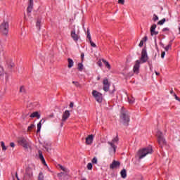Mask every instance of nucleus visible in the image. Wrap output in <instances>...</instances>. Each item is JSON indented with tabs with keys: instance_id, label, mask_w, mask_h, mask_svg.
<instances>
[{
	"instance_id": "1",
	"label": "nucleus",
	"mask_w": 180,
	"mask_h": 180,
	"mask_svg": "<svg viewBox=\"0 0 180 180\" xmlns=\"http://www.w3.org/2000/svg\"><path fill=\"white\" fill-rule=\"evenodd\" d=\"M0 33L4 37H8V34H9V21L8 20H4L0 25Z\"/></svg>"
},
{
	"instance_id": "2",
	"label": "nucleus",
	"mask_w": 180,
	"mask_h": 180,
	"mask_svg": "<svg viewBox=\"0 0 180 180\" xmlns=\"http://www.w3.org/2000/svg\"><path fill=\"white\" fill-rule=\"evenodd\" d=\"M152 153H153V148L148 147V148H144L140 149L137 152L136 155H137L139 160H141V159L144 158V157H146V155H147V154H152Z\"/></svg>"
},
{
	"instance_id": "3",
	"label": "nucleus",
	"mask_w": 180,
	"mask_h": 180,
	"mask_svg": "<svg viewBox=\"0 0 180 180\" xmlns=\"http://www.w3.org/2000/svg\"><path fill=\"white\" fill-rule=\"evenodd\" d=\"M121 123H123L124 126H129V122H130V116L127 111L123 110L122 108L121 115L120 116Z\"/></svg>"
},
{
	"instance_id": "4",
	"label": "nucleus",
	"mask_w": 180,
	"mask_h": 180,
	"mask_svg": "<svg viewBox=\"0 0 180 180\" xmlns=\"http://www.w3.org/2000/svg\"><path fill=\"white\" fill-rule=\"evenodd\" d=\"M156 136L158 137V142L159 146L162 148V146H167V141L164 138V134L161 132V131L158 130L157 131Z\"/></svg>"
},
{
	"instance_id": "5",
	"label": "nucleus",
	"mask_w": 180,
	"mask_h": 180,
	"mask_svg": "<svg viewBox=\"0 0 180 180\" xmlns=\"http://www.w3.org/2000/svg\"><path fill=\"white\" fill-rule=\"evenodd\" d=\"M18 144H20V146H22L25 150H32V144L29 142L27 141L26 139L21 137L18 139Z\"/></svg>"
},
{
	"instance_id": "6",
	"label": "nucleus",
	"mask_w": 180,
	"mask_h": 180,
	"mask_svg": "<svg viewBox=\"0 0 180 180\" xmlns=\"http://www.w3.org/2000/svg\"><path fill=\"white\" fill-rule=\"evenodd\" d=\"M92 95L94 98H95L96 102L98 103H102V101L103 100V98L102 97V94L99 93V91L96 90H94L92 91Z\"/></svg>"
},
{
	"instance_id": "7",
	"label": "nucleus",
	"mask_w": 180,
	"mask_h": 180,
	"mask_svg": "<svg viewBox=\"0 0 180 180\" xmlns=\"http://www.w3.org/2000/svg\"><path fill=\"white\" fill-rule=\"evenodd\" d=\"M139 61H141V63H147V61H148V55H147V49H142L141 56L140 58Z\"/></svg>"
},
{
	"instance_id": "8",
	"label": "nucleus",
	"mask_w": 180,
	"mask_h": 180,
	"mask_svg": "<svg viewBox=\"0 0 180 180\" xmlns=\"http://www.w3.org/2000/svg\"><path fill=\"white\" fill-rule=\"evenodd\" d=\"M18 94L22 95V96H25V95H27V88L25 85H20L18 89Z\"/></svg>"
},
{
	"instance_id": "9",
	"label": "nucleus",
	"mask_w": 180,
	"mask_h": 180,
	"mask_svg": "<svg viewBox=\"0 0 180 180\" xmlns=\"http://www.w3.org/2000/svg\"><path fill=\"white\" fill-rule=\"evenodd\" d=\"M6 67L7 70H8L10 72H12V68H14L15 67V63H13V60H12V59H7Z\"/></svg>"
},
{
	"instance_id": "10",
	"label": "nucleus",
	"mask_w": 180,
	"mask_h": 180,
	"mask_svg": "<svg viewBox=\"0 0 180 180\" xmlns=\"http://www.w3.org/2000/svg\"><path fill=\"white\" fill-rule=\"evenodd\" d=\"M140 64H141V61H140V60H137L135 62V65H134V69H133V71L135 74H139V72L140 71Z\"/></svg>"
},
{
	"instance_id": "11",
	"label": "nucleus",
	"mask_w": 180,
	"mask_h": 180,
	"mask_svg": "<svg viewBox=\"0 0 180 180\" xmlns=\"http://www.w3.org/2000/svg\"><path fill=\"white\" fill-rule=\"evenodd\" d=\"M103 91H105V92H108L109 91V86H110V84L109 83V80L108 79V78L103 79Z\"/></svg>"
},
{
	"instance_id": "12",
	"label": "nucleus",
	"mask_w": 180,
	"mask_h": 180,
	"mask_svg": "<svg viewBox=\"0 0 180 180\" xmlns=\"http://www.w3.org/2000/svg\"><path fill=\"white\" fill-rule=\"evenodd\" d=\"M70 115H71V114L70 113V110H66L63 112V115H62L61 122H65V121H67V120H68V117H70Z\"/></svg>"
},
{
	"instance_id": "13",
	"label": "nucleus",
	"mask_w": 180,
	"mask_h": 180,
	"mask_svg": "<svg viewBox=\"0 0 180 180\" xmlns=\"http://www.w3.org/2000/svg\"><path fill=\"white\" fill-rule=\"evenodd\" d=\"M86 33H87V39L91 47H96V44L92 41V38L91 37V32H89V28H87Z\"/></svg>"
},
{
	"instance_id": "14",
	"label": "nucleus",
	"mask_w": 180,
	"mask_h": 180,
	"mask_svg": "<svg viewBox=\"0 0 180 180\" xmlns=\"http://www.w3.org/2000/svg\"><path fill=\"white\" fill-rule=\"evenodd\" d=\"M120 167V162L113 160L112 164L110 165V169H115V168H119Z\"/></svg>"
},
{
	"instance_id": "15",
	"label": "nucleus",
	"mask_w": 180,
	"mask_h": 180,
	"mask_svg": "<svg viewBox=\"0 0 180 180\" xmlns=\"http://www.w3.org/2000/svg\"><path fill=\"white\" fill-rule=\"evenodd\" d=\"M92 143H94V135L91 134L86 138V144L87 146H91Z\"/></svg>"
},
{
	"instance_id": "16",
	"label": "nucleus",
	"mask_w": 180,
	"mask_h": 180,
	"mask_svg": "<svg viewBox=\"0 0 180 180\" xmlns=\"http://www.w3.org/2000/svg\"><path fill=\"white\" fill-rule=\"evenodd\" d=\"M155 29H157V25L153 24L150 27V34L151 36H157L158 34V31H155Z\"/></svg>"
},
{
	"instance_id": "17",
	"label": "nucleus",
	"mask_w": 180,
	"mask_h": 180,
	"mask_svg": "<svg viewBox=\"0 0 180 180\" xmlns=\"http://www.w3.org/2000/svg\"><path fill=\"white\" fill-rule=\"evenodd\" d=\"M71 37L73 39L74 41H78V40H79V35L75 33V30L71 31Z\"/></svg>"
},
{
	"instance_id": "18",
	"label": "nucleus",
	"mask_w": 180,
	"mask_h": 180,
	"mask_svg": "<svg viewBox=\"0 0 180 180\" xmlns=\"http://www.w3.org/2000/svg\"><path fill=\"white\" fill-rule=\"evenodd\" d=\"M33 9V0H30L29 6L27 8V13H31Z\"/></svg>"
},
{
	"instance_id": "19",
	"label": "nucleus",
	"mask_w": 180,
	"mask_h": 180,
	"mask_svg": "<svg viewBox=\"0 0 180 180\" xmlns=\"http://www.w3.org/2000/svg\"><path fill=\"white\" fill-rule=\"evenodd\" d=\"M25 172L27 174V175H28V176H33V172H32V167H28L26 168L25 169Z\"/></svg>"
},
{
	"instance_id": "20",
	"label": "nucleus",
	"mask_w": 180,
	"mask_h": 180,
	"mask_svg": "<svg viewBox=\"0 0 180 180\" xmlns=\"http://www.w3.org/2000/svg\"><path fill=\"white\" fill-rule=\"evenodd\" d=\"M120 175L121 177L123 178V179H125V178L127 177V171L126 170V169H123L122 170H121Z\"/></svg>"
},
{
	"instance_id": "21",
	"label": "nucleus",
	"mask_w": 180,
	"mask_h": 180,
	"mask_svg": "<svg viewBox=\"0 0 180 180\" xmlns=\"http://www.w3.org/2000/svg\"><path fill=\"white\" fill-rule=\"evenodd\" d=\"M44 123V119L40 120V122L37 124V133H40V130H41V124Z\"/></svg>"
},
{
	"instance_id": "22",
	"label": "nucleus",
	"mask_w": 180,
	"mask_h": 180,
	"mask_svg": "<svg viewBox=\"0 0 180 180\" xmlns=\"http://www.w3.org/2000/svg\"><path fill=\"white\" fill-rule=\"evenodd\" d=\"M30 117H37V119H40V113H39L37 111H35L30 115Z\"/></svg>"
},
{
	"instance_id": "23",
	"label": "nucleus",
	"mask_w": 180,
	"mask_h": 180,
	"mask_svg": "<svg viewBox=\"0 0 180 180\" xmlns=\"http://www.w3.org/2000/svg\"><path fill=\"white\" fill-rule=\"evenodd\" d=\"M68 68H72V67H74V60H72V59L70 58H68Z\"/></svg>"
},
{
	"instance_id": "24",
	"label": "nucleus",
	"mask_w": 180,
	"mask_h": 180,
	"mask_svg": "<svg viewBox=\"0 0 180 180\" xmlns=\"http://www.w3.org/2000/svg\"><path fill=\"white\" fill-rule=\"evenodd\" d=\"M73 85H75L76 86V88H79V89H82V84H81L80 83H79V82L77 81H73L72 82Z\"/></svg>"
},
{
	"instance_id": "25",
	"label": "nucleus",
	"mask_w": 180,
	"mask_h": 180,
	"mask_svg": "<svg viewBox=\"0 0 180 180\" xmlns=\"http://www.w3.org/2000/svg\"><path fill=\"white\" fill-rule=\"evenodd\" d=\"M101 61H103V63L105 64V67L108 69L110 70L111 67H110V64L109 63V62H108L105 59H101Z\"/></svg>"
},
{
	"instance_id": "26",
	"label": "nucleus",
	"mask_w": 180,
	"mask_h": 180,
	"mask_svg": "<svg viewBox=\"0 0 180 180\" xmlns=\"http://www.w3.org/2000/svg\"><path fill=\"white\" fill-rule=\"evenodd\" d=\"M59 165V168L63 171V172H65V174H68L70 172V170H68V169L64 167L63 165Z\"/></svg>"
},
{
	"instance_id": "27",
	"label": "nucleus",
	"mask_w": 180,
	"mask_h": 180,
	"mask_svg": "<svg viewBox=\"0 0 180 180\" xmlns=\"http://www.w3.org/2000/svg\"><path fill=\"white\" fill-rule=\"evenodd\" d=\"M113 143H114V142L108 141V144H109V145L112 147V148H113L114 153H116V148H117V147H116V146H115V144H114Z\"/></svg>"
},
{
	"instance_id": "28",
	"label": "nucleus",
	"mask_w": 180,
	"mask_h": 180,
	"mask_svg": "<svg viewBox=\"0 0 180 180\" xmlns=\"http://www.w3.org/2000/svg\"><path fill=\"white\" fill-rule=\"evenodd\" d=\"M41 23V20H40L38 19V20H37V23H36V26H37V27L38 28V30H40V29H41V27H40Z\"/></svg>"
},
{
	"instance_id": "29",
	"label": "nucleus",
	"mask_w": 180,
	"mask_h": 180,
	"mask_svg": "<svg viewBox=\"0 0 180 180\" xmlns=\"http://www.w3.org/2000/svg\"><path fill=\"white\" fill-rule=\"evenodd\" d=\"M77 69L79 71H82V70H84V65H82V63H78Z\"/></svg>"
},
{
	"instance_id": "30",
	"label": "nucleus",
	"mask_w": 180,
	"mask_h": 180,
	"mask_svg": "<svg viewBox=\"0 0 180 180\" xmlns=\"http://www.w3.org/2000/svg\"><path fill=\"white\" fill-rule=\"evenodd\" d=\"M38 153H39L41 161L44 160V157H43V152L41 150H39Z\"/></svg>"
},
{
	"instance_id": "31",
	"label": "nucleus",
	"mask_w": 180,
	"mask_h": 180,
	"mask_svg": "<svg viewBox=\"0 0 180 180\" xmlns=\"http://www.w3.org/2000/svg\"><path fill=\"white\" fill-rule=\"evenodd\" d=\"M1 148H2L3 151H6L8 148H6V146H5V143L4 141H1Z\"/></svg>"
},
{
	"instance_id": "32",
	"label": "nucleus",
	"mask_w": 180,
	"mask_h": 180,
	"mask_svg": "<svg viewBox=\"0 0 180 180\" xmlns=\"http://www.w3.org/2000/svg\"><path fill=\"white\" fill-rule=\"evenodd\" d=\"M167 20L165 18L162 19L161 20H160L159 22H158V25H160V26L164 25V23H165V21Z\"/></svg>"
},
{
	"instance_id": "33",
	"label": "nucleus",
	"mask_w": 180,
	"mask_h": 180,
	"mask_svg": "<svg viewBox=\"0 0 180 180\" xmlns=\"http://www.w3.org/2000/svg\"><path fill=\"white\" fill-rule=\"evenodd\" d=\"M38 180H44V176H43V172L39 173Z\"/></svg>"
},
{
	"instance_id": "34",
	"label": "nucleus",
	"mask_w": 180,
	"mask_h": 180,
	"mask_svg": "<svg viewBox=\"0 0 180 180\" xmlns=\"http://www.w3.org/2000/svg\"><path fill=\"white\" fill-rule=\"evenodd\" d=\"M34 127H35L34 124H32L30 126L28 127L27 131H30L31 130H33Z\"/></svg>"
},
{
	"instance_id": "35",
	"label": "nucleus",
	"mask_w": 180,
	"mask_h": 180,
	"mask_svg": "<svg viewBox=\"0 0 180 180\" xmlns=\"http://www.w3.org/2000/svg\"><path fill=\"white\" fill-rule=\"evenodd\" d=\"M4 68L0 65V77L4 76Z\"/></svg>"
},
{
	"instance_id": "36",
	"label": "nucleus",
	"mask_w": 180,
	"mask_h": 180,
	"mask_svg": "<svg viewBox=\"0 0 180 180\" xmlns=\"http://www.w3.org/2000/svg\"><path fill=\"white\" fill-rule=\"evenodd\" d=\"M92 164H98V159L94 157L91 160Z\"/></svg>"
},
{
	"instance_id": "37",
	"label": "nucleus",
	"mask_w": 180,
	"mask_h": 180,
	"mask_svg": "<svg viewBox=\"0 0 180 180\" xmlns=\"http://www.w3.org/2000/svg\"><path fill=\"white\" fill-rule=\"evenodd\" d=\"M172 46L171 44H168L166 47H165V51H168L169 49H172Z\"/></svg>"
},
{
	"instance_id": "38",
	"label": "nucleus",
	"mask_w": 180,
	"mask_h": 180,
	"mask_svg": "<svg viewBox=\"0 0 180 180\" xmlns=\"http://www.w3.org/2000/svg\"><path fill=\"white\" fill-rule=\"evenodd\" d=\"M153 20V22H157V20H158V16L157 15L154 14Z\"/></svg>"
},
{
	"instance_id": "39",
	"label": "nucleus",
	"mask_w": 180,
	"mask_h": 180,
	"mask_svg": "<svg viewBox=\"0 0 180 180\" xmlns=\"http://www.w3.org/2000/svg\"><path fill=\"white\" fill-rule=\"evenodd\" d=\"M112 141V143H117V141H119V136H117V135L116 137L114 138Z\"/></svg>"
},
{
	"instance_id": "40",
	"label": "nucleus",
	"mask_w": 180,
	"mask_h": 180,
	"mask_svg": "<svg viewBox=\"0 0 180 180\" xmlns=\"http://www.w3.org/2000/svg\"><path fill=\"white\" fill-rule=\"evenodd\" d=\"M134 98H132L131 99H130L129 98H128V102L129 103H134Z\"/></svg>"
},
{
	"instance_id": "41",
	"label": "nucleus",
	"mask_w": 180,
	"mask_h": 180,
	"mask_svg": "<svg viewBox=\"0 0 180 180\" xmlns=\"http://www.w3.org/2000/svg\"><path fill=\"white\" fill-rule=\"evenodd\" d=\"M87 169H92V163H88L87 165Z\"/></svg>"
},
{
	"instance_id": "42",
	"label": "nucleus",
	"mask_w": 180,
	"mask_h": 180,
	"mask_svg": "<svg viewBox=\"0 0 180 180\" xmlns=\"http://www.w3.org/2000/svg\"><path fill=\"white\" fill-rule=\"evenodd\" d=\"M139 47H143L144 46V41L141 40L139 44Z\"/></svg>"
},
{
	"instance_id": "43",
	"label": "nucleus",
	"mask_w": 180,
	"mask_h": 180,
	"mask_svg": "<svg viewBox=\"0 0 180 180\" xmlns=\"http://www.w3.org/2000/svg\"><path fill=\"white\" fill-rule=\"evenodd\" d=\"M27 116H29V114H22V117L23 120H25L27 117Z\"/></svg>"
},
{
	"instance_id": "44",
	"label": "nucleus",
	"mask_w": 180,
	"mask_h": 180,
	"mask_svg": "<svg viewBox=\"0 0 180 180\" xmlns=\"http://www.w3.org/2000/svg\"><path fill=\"white\" fill-rule=\"evenodd\" d=\"M118 4H120L121 5H124V0H118Z\"/></svg>"
},
{
	"instance_id": "45",
	"label": "nucleus",
	"mask_w": 180,
	"mask_h": 180,
	"mask_svg": "<svg viewBox=\"0 0 180 180\" xmlns=\"http://www.w3.org/2000/svg\"><path fill=\"white\" fill-rule=\"evenodd\" d=\"M97 64L98 65V67H102V61L101 60H99L98 62H97Z\"/></svg>"
},
{
	"instance_id": "46",
	"label": "nucleus",
	"mask_w": 180,
	"mask_h": 180,
	"mask_svg": "<svg viewBox=\"0 0 180 180\" xmlns=\"http://www.w3.org/2000/svg\"><path fill=\"white\" fill-rule=\"evenodd\" d=\"M41 162H42V164H43L44 165H46V167H47V164L46 163V160L43 159V160H41Z\"/></svg>"
},
{
	"instance_id": "47",
	"label": "nucleus",
	"mask_w": 180,
	"mask_h": 180,
	"mask_svg": "<svg viewBox=\"0 0 180 180\" xmlns=\"http://www.w3.org/2000/svg\"><path fill=\"white\" fill-rule=\"evenodd\" d=\"M169 28H163L162 29V32H169Z\"/></svg>"
},
{
	"instance_id": "48",
	"label": "nucleus",
	"mask_w": 180,
	"mask_h": 180,
	"mask_svg": "<svg viewBox=\"0 0 180 180\" xmlns=\"http://www.w3.org/2000/svg\"><path fill=\"white\" fill-rule=\"evenodd\" d=\"M161 57H162V58H164V57H165V51L162 52V53H161Z\"/></svg>"
},
{
	"instance_id": "49",
	"label": "nucleus",
	"mask_w": 180,
	"mask_h": 180,
	"mask_svg": "<svg viewBox=\"0 0 180 180\" xmlns=\"http://www.w3.org/2000/svg\"><path fill=\"white\" fill-rule=\"evenodd\" d=\"M174 98H175L176 101L179 100V97H178V96H176V94H174Z\"/></svg>"
},
{
	"instance_id": "50",
	"label": "nucleus",
	"mask_w": 180,
	"mask_h": 180,
	"mask_svg": "<svg viewBox=\"0 0 180 180\" xmlns=\"http://www.w3.org/2000/svg\"><path fill=\"white\" fill-rule=\"evenodd\" d=\"M84 53H81L82 61H84Z\"/></svg>"
},
{
	"instance_id": "51",
	"label": "nucleus",
	"mask_w": 180,
	"mask_h": 180,
	"mask_svg": "<svg viewBox=\"0 0 180 180\" xmlns=\"http://www.w3.org/2000/svg\"><path fill=\"white\" fill-rule=\"evenodd\" d=\"M51 117H54V114H51L48 115V119H51Z\"/></svg>"
},
{
	"instance_id": "52",
	"label": "nucleus",
	"mask_w": 180,
	"mask_h": 180,
	"mask_svg": "<svg viewBox=\"0 0 180 180\" xmlns=\"http://www.w3.org/2000/svg\"><path fill=\"white\" fill-rule=\"evenodd\" d=\"M115 91H116V89H115V87H114L113 90H112V91H110V94L111 95H113V94H115Z\"/></svg>"
},
{
	"instance_id": "53",
	"label": "nucleus",
	"mask_w": 180,
	"mask_h": 180,
	"mask_svg": "<svg viewBox=\"0 0 180 180\" xmlns=\"http://www.w3.org/2000/svg\"><path fill=\"white\" fill-rule=\"evenodd\" d=\"M70 108H74V103L71 102L70 103Z\"/></svg>"
},
{
	"instance_id": "54",
	"label": "nucleus",
	"mask_w": 180,
	"mask_h": 180,
	"mask_svg": "<svg viewBox=\"0 0 180 180\" xmlns=\"http://www.w3.org/2000/svg\"><path fill=\"white\" fill-rule=\"evenodd\" d=\"M10 146H11V147H12V148H13V147H15V143L11 142V143H10Z\"/></svg>"
},
{
	"instance_id": "55",
	"label": "nucleus",
	"mask_w": 180,
	"mask_h": 180,
	"mask_svg": "<svg viewBox=\"0 0 180 180\" xmlns=\"http://www.w3.org/2000/svg\"><path fill=\"white\" fill-rule=\"evenodd\" d=\"M146 40H148L147 36L144 37L143 39V41H146Z\"/></svg>"
},
{
	"instance_id": "56",
	"label": "nucleus",
	"mask_w": 180,
	"mask_h": 180,
	"mask_svg": "<svg viewBox=\"0 0 180 180\" xmlns=\"http://www.w3.org/2000/svg\"><path fill=\"white\" fill-rule=\"evenodd\" d=\"M173 41H174V40L169 41V44H170V46H172V42H173Z\"/></svg>"
},
{
	"instance_id": "57",
	"label": "nucleus",
	"mask_w": 180,
	"mask_h": 180,
	"mask_svg": "<svg viewBox=\"0 0 180 180\" xmlns=\"http://www.w3.org/2000/svg\"><path fill=\"white\" fill-rule=\"evenodd\" d=\"M63 126H64V122H62L60 123V127H63Z\"/></svg>"
},
{
	"instance_id": "58",
	"label": "nucleus",
	"mask_w": 180,
	"mask_h": 180,
	"mask_svg": "<svg viewBox=\"0 0 180 180\" xmlns=\"http://www.w3.org/2000/svg\"><path fill=\"white\" fill-rule=\"evenodd\" d=\"M61 174H63L64 173L61 172V173L58 174V176H61Z\"/></svg>"
},
{
	"instance_id": "59",
	"label": "nucleus",
	"mask_w": 180,
	"mask_h": 180,
	"mask_svg": "<svg viewBox=\"0 0 180 180\" xmlns=\"http://www.w3.org/2000/svg\"><path fill=\"white\" fill-rule=\"evenodd\" d=\"M155 42L156 49H158V45H157V41H155Z\"/></svg>"
},
{
	"instance_id": "60",
	"label": "nucleus",
	"mask_w": 180,
	"mask_h": 180,
	"mask_svg": "<svg viewBox=\"0 0 180 180\" xmlns=\"http://www.w3.org/2000/svg\"><path fill=\"white\" fill-rule=\"evenodd\" d=\"M156 75H160V72H158L157 71L155 72Z\"/></svg>"
},
{
	"instance_id": "61",
	"label": "nucleus",
	"mask_w": 180,
	"mask_h": 180,
	"mask_svg": "<svg viewBox=\"0 0 180 180\" xmlns=\"http://www.w3.org/2000/svg\"><path fill=\"white\" fill-rule=\"evenodd\" d=\"M170 94H174V90H172H172L170 91Z\"/></svg>"
},
{
	"instance_id": "62",
	"label": "nucleus",
	"mask_w": 180,
	"mask_h": 180,
	"mask_svg": "<svg viewBox=\"0 0 180 180\" xmlns=\"http://www.w3.org/2000/svg\"><path fill=\"white\" fill-rule=\"evenodd\" d=\"M97 79H98V81H99V79H101V77H97Z\"/></svg>"
},
{
	"instance_id": "63",
	"label": "nucleus",
	"mask_w": 180,
	"mask_h": 180,
	"mask_svg": "<svg viewBox=\"0 0 180 180\" xmlns=\"http://www.w3.org/2000/svg\"><path fill=\"white\" fill-rule=\"evenodd\" d=\"M179 33H180V27H179Z\"/></svg>"
},
{
	"instance_id": "64",
	"label": "nucleus",
	"mask_w": 180,
	"mask_h": 180,
	"mask_svg": "<svg viewBox=\"0 0 180 180\" xmlns=\"http://www.w3.org/2000/svg\"><path fill=\"white\" fill-rule=\"evenodd\" d=\"M179 102H180V98H179V100H177Z\"/></svg>"
}]
</instances>
